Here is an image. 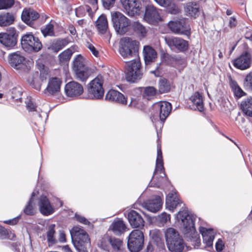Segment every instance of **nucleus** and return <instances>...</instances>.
<instances>
[{"mask_svg": "<svg viewBox=\"0 0 252 252\" xmlns=\"http://www.w3.org/2000/svg\"><path fill=\"white\" fill-rule=\"evenodd\" d=\"M176 219L183 223L185 238L191 243L194 248H199L201 245V240L195 227L196 216L184 209L178 212L176 216Z\"/></svg>", "mask_w": 252, "mask_h": 252, "instance_id": "1", "label": "nucleus"}, {"mask_svg": "<svg viewBox=\"0 0 252 252\" xmlns=\"http://www.w3.org/2000/svg\"><path fill=\"white\" fill-rule=\"evenodd\" d=\"M164 180L169 182L163 166L161 146L159 143H158L157 157L155 169L151 181L149 184V187L159 188L161 186L162 182Z\"/></svg>", "mask_w": 252, "mask_h": 252, "instance_id": "2", "label": "nucleus"}, {"mask_svg": "<svg viewBox=\"0 0 252 252\" xmlns=\"http://www.w3.org/2000/svg\"><path fill=\"white\" fill-rule=\"evenodd\" d=\"M167 247L171 252H184L185 242L179 232L175 228L169 227L165 232Z\"/></svg>", "mask_w": 252, "mask_h": 252, "instance_id": "3", "label": "nucleus"}, {"mask_svg": "<svg viewBox=\"0 0 252 252\" xmlns=\"http://www.w3.org/2000/svg\"><path fill=\"white\" fill-rule=\"evenodd\" d=\"M70 234L72 243L78 252H88V248L90 246L91 242L87 233L83 229L74 227Z\"/></svg>", "mask_w": 252, "mask_h": 252, "instance_id": "4", "label": "nucleus"}, {"mask_svg": "<svg viewBox=\"0 0 252 252\" xmlns=\"http://www.w3.org/2000/svg\"><path fill=\"white\" fill-rule=\"evenodd\" d=\"M85 60L81 54H78L73 62L72 70L75 78L82 82L86 81L93 72L92 69L85 64Z\"/></svg>", "mask_w": 252, "mask_h": 252, "instance_id": "5", "label": "nucleus"}, {"mask_svg": "<svg viewBox=\"0 0 252 252\" xmlns=\"http://www.w3.org/2000/svg\"><path fill=\"white\" fill-rule=\"evenodd\" d=\"M103 83V77L101 75H97L92 80L88 85L87 96L86 98L92 100L102 99L104 94Z\"/></svg>", "mask_w": 252, "mask_h": 252, "instance_id": "6", "label": "nucleus"}, {"mask_svg": "<svg viewBox=\"0 0 252 252\" xmlns=\"http://www.w3.org/2000/svg\"><path fill=\"white\" fill-rule=\"evenodd\" d=\"M139 42L129 37L122 38L120 40L119 52L124 59L136 56L138 50Z\"/></svg>", "mask_w": 252, "mask_h": 252, "instance_id": "7", "label": "nucleus"}, {"mask_svg": "<svg viewBox=\"0 0 252 252\" xmlns=\"http://www.w3.org/2000/svg\"><path fill=\"white\" fill-rule=\"evenodd\" d=\"M111 20L117 34L123 35L130 30V20L122 13L116 11L111 13Z\"/></svg>", "mask_w": 252, "mask_h": 252, "instance_id": "8", "label": "nucleus"}, {"mask_svg": "<svg viewBox=\"0 0 252 252\" xmlns=\"http://www.w3.org/2000/svg\"><path fill=\"white\" fill-rule=\"evenodd\" d=\"M168 27L174 34L190 37L191 32L189 19L185 18L178 19L169 21L167 24Z\"/></svg>", "mask_w": 252, "mask_h": 252, "instance_id": "9", "label": "nucleus"}, {"mask_svg": "<svg viewBox=\"0 0 252 252\" xmlns=\"http://www.w3.org/2000/svg\"><path fill=\"white\" fill-rule=\"evenodd\" d=\"M18 35L16 29L10 27L6 32H0V43L7 50L14 49L17 47Z\"/></svg>", "mask_w": 252, "mask_h": 252, "instance_id": "10", "label": "nucleus"}, {"mask_svg": "<svg viewBox=\"0 0 252 252\" xmlns=\"http://www.w3.org/2000/svg\"><path fill=\"white\" fill-rule=\"evenodd\" d=\"M21 44L23 49L26 52L37 53L43 47L38 37L34 36L32 32H28L22 36Z\"/></svg>", "mask_w": 252, "mask_h": 252, "instance_id": "11", "label": "nucleus"}, {"mask_svg": "<svg viewBox=\"0 0 252 252\" xmlns=\"http://www.w3.org/2000/svg\"><path fill=\"white\" fill-rule=\"evenodd\" d=\"M144 236L139 229L133 230L127 237V247L130 252H139L144 247Z\"/></svg>", "mask_w": 252, "mask_h": 252, "instance_id": "12", "label": "nucleus"}, {"mask_svg": "<svg viewBox=\"0 0 252 252\" xmlns=\"http://www.w3.org/2000/svg\"><path fill=\"white\" fill-rule=\"evenodd\" d=\"M125 74L126 81L130 83H137L143 76L140 62L134 60L128 63Z\"/></svg>", "mask_w": 252, "mask_h": 252, "instance_id": "13", "label": "nucleus"}, {"mask_svg": "<svg viewBox=\"0 0 252 252\" xmlns=\"http://www.w3.org/2000/svg\"><path fill=\"white\" fill-rule=\"evenodd\" d=\"M164 40L171 50L177 49L180 52H184L188 49V41L182 38L166 36L164 37Z\"/></svg>", "mask_w": 252, "mask_h": 252, "instance_id": "14", "label": "nucleus"}, {"mask_svg": "<svg viewBox=\"0 0 252 252\" xmlns=\"http://www.w3.org/2000/svg\"><path fill=\"white\" fill-rule=\"evenodd\" d=\"M199 233L202 237L203 243L205 245L204 249L211 252L213 250V241L216 233L212 228H207L200 226L199 227Z\"/></svg>", "mask_w": 252, "mask_h": 252, "instance_id": "15", "label": "nucleus"}, {"mask_svg": "<svg viewBox=\"0 0 252 252\" xmlns=\"http://www.w3.org/2000/svg\"><path fill=\"white\" fill-rule=\"evenodd\" d=\"M120 2L129 16L133 17L140 14L142 4L139 0H120Z\"/></svg>", "mask_w": 252, "mask_h": 252, "instance_id": "16", "label": "nucleus"}, {"mask_svg": "<svg viewBox=\"0 0 252 252\" xmlns=\"http://www.w3.org/2000/svg\"><path fill=\"white\" fill-rule=\"evenodd\" d=\"M172 105L169 102L163 101L156 104L153 107V118L155 117H159L163 124L170 113Z\"/></svg>", "mask_w": 252, "mask_h": 252, "instance_id": "17", "label": "nucleus"}, {"mask_svg": "<svg viewBox=\"0 0 252 252\" xmlns=\"http://www.w3.org/2000/svg\"><path fill=\"white\" fill-rule=\"evenodd\" d=\"M145 6V13L144 14V20L150 24H156L160 19V15L156 8L153 5L144 3Z\"/></svg>", "mask_w": 252, "mask_h": 252, "instance_id": "18", "label": "nucleus"}, {"mask_svg": "<svg viewBox=\"0 0 252 252\" xmlns=\"http://www.w3.org/2000/svg\"><path fill=\"white\" fill-rule=\"evenodd\" d=\"M38 209L40 213L44 216H49L55 212V209L48 198L44 195L40 196L38 201Z\"/></svg>", "mask_w": 252, "mask_h": 252, "instance_id": "19", "label": "nucleus"}, {"mask_svg": "<svg viewBox=\"0 0 252 252\" xmlns=\"http://www.w3.org/2000/svg\"><path fill=\"white\" fill-rule=\"evenodd\" d=\"M84 89L81 84L77 82L70 81L64 87V92L66 95L69 97H76L83 94Z\"/></svg>", "mask_w": 252, "mask_h": 252, "instance_id": "20", "label": "nucleus"}, {"mask_svg": "<svg viewBox=\"0 0 252 252\" xmlns=\"http://www.w3.org/2000/svg\"><path fill=\"white\" fill-rule=\"evenodd\" d=\"M8 61L9 64L16 69H19L26 66V59L19 51L9 54Z\"/></svg>", "mask_w": 252, "mask_h": 252, "instance_id": "21", "label": "nucleus"}, {"mask_svg": "<svg viewBox=\"0 0 252 252\" xmlns=\"http://www.w3.org/2000/svg\"><path fill=\"white\" fill-rule=\"evenodd\" d=\"M21 18L25 24L33 27L34 22L39 18V14L32 8H24L22 11Z\"/></svg>", "mask_w": 252, "mask_h": 252, "instance_id": "22", "label": "nucleus"}, {"mask_svg": "<svg viewBox=\"0 0 252 252\" xmlns=\"http://www.w3.org/2000/svg\"><path fill=\"white\" fill-rule=\"evenodd\" d=\"M128 221L132 228H142L145 221L141 215L135 210H131L127 215Z\"/></svg>", "mask_w": 252, "mask_h": 252, "instance_id": "23", "label": "nucleus"}, {"mask_svg": "<svg viewBox=\"0 0 252 252\" xmlns=\"http://www.w3.org/2000/svg\"><path fill=\"white\" fill-rule=\"evenodd\" d=\"M105 99L110 102H116L123 105L127 104V97L120 93L115 90H110L105 95Z\"/></svg>", "mask_w": 252, "mask_h": 252, "instance_id": "24", "label": "nucleus"}, {"mask_svg": "<svg viewBox=\"0 0 252 252\" xmlns=\"http://www.w3.org/2000/svg\"><path fill=\"white\" fill-rule=\"evenodd\" d=\"M252 57L250 53L246 52L242 54L233 61V65L237 68L244 70L250 67Z\"/></svg>", "mask_w": 252, "mask_h": 252, "instance_id": "25", "label": "nucleus"}, {"mask_svg": "<svg viewBox=\"0 0 252 252\" xmlns=\"http://www.w3.org/2000/svg\"><path fill=\"white\" fill-rule=\"evenodd\" d=\"M62 81L61 79L54 77L49 79L46 88L44 93L48 92L51 95L58 94L61 91V86Z\"/></svg>", "mask_w": 252, "mask_h": 252, "instance_id": "26", "label": "nucleus"}, {"mask_svg": "<svg viewBox=\"0 0 252 252\" xmlns=\"http://www.w3.org/2000/svg\"><path fill=\"white\" fill-rule=\"evenodd\" d=\"M144 206L149 211L156 213L161 208L162 202L159 196L157 195L153 198L144 202Z\"/></svg>", "mask_w": 252, "mask_h": 252, "instance_id": "27", "label": "nucleus"}, {"mask_svg": "<svg viewBox=\"0 0 252 252\" xmlns=\"http://www.w3.org/2000/svg\"><path fill=\"white\" fill-rule=\"evenodd\" d=\"M182 203L176 192H169L166 196L165 200L166 208L169 210L173 212L178 205Z\"/></svg>", "mask_w": 252, "mask_h": 252, "instance_id": "28", "label": "nucleus"}, {"mask_svg": "<svg viewBox=\"0 0 252 252\" xmlns=\"http://www.w3.org/2000/svg\"><path fill=\"white\" fill-rule=\"evenodd\" d=\"M185 9L189 16L194 18L198 17L200 14L199 3L195 1L187 2Z\"/></svg>", "mask_w": 252, "mask_h": 252, "instance_id": "29", "label": "nucleus"}, {"mask_svg": "<svg viewBox=\"0 0 252 252\" xmlns=\"http://www.w3.org/2000/svg\"><path fill=\"white\" fill-rule=\"evenodd\" d=\"M144 59L146 65L155 62L157 58V53L151 46H145L143 49Z\"/></svg>", "mask_w": 252, "mask_h": 252, "instance_id": "30", "label": "nucleus"}, {"mask_svg": "<svg viewBox=\"0 0 252 252\" xmlns=\"http://www.w3.org/2000/svg\"><path fill=\"white\" fill-rule=\"evenodd\" d=\"M15 18L12 13L3 12L0 14V26L7 27L13 24Z\"/></svg>", "mask_w": 252, "mask_h": 252, "instance_id": "31", "label": "nucleus"}, {"mask_svg": "<svg viewBox=\"0 0 252 252\" xmlns=\"http://www.w3.org/2000/svg\"><path fill=\"white\" fill-rule=\"evenodd\" d=\"M95 26L99 34H104L108 28V21L104 15H101L96 21Z\"/></svg>", "mask_w": 252, "mask_h": 252, "instance_id": "32", "label": "nucleus"}, {"mask_svg": "<svg viewBox=\"0 0 252 252\" xmlns=\"http://www.w3.org/2000/svg\"><path fill=\"white\" fill-rule=\"evenodd\" d=\"M112 230L113 233L118 236L123 234L126 229V226L122 219L115 220L111 224Z\"/></svg>", "mask_w": 252, "mask_h": 252, "instance_id": "33", "label": "nucleus"}, {"mask_svg": "<svg viewBox=\"0 0 252 252\" xmlns=\"http://www.w3.org/2000/svg\"><path fill=\"white\" fill-rule=\"evenodd\" d=\"M189 100L195 105L198 110L202 112L204 110V105L202 96L198 92H195L189 97Z\"/></svg>", "mask_w": 252, "mask_h": 252, "instance_id": "34", "label": "nucleus"}, {"mask_svg": "<svg viewBox=\"0 0 252 252\" xmlns=\"http://www.w3.org/2000/svg\"><path fill=\"white\" fill-rule=\"evenodd\" d=\"M69 42L68 38H59L52 44L51 49L54 52L58 53L67 46Z\"/></svg>", "mask_w": 252, "mask_h": 252, "instance_id": "35", "label": "nucleus"}, {"mask_svg": "<svg viewBox=\"0 0 252 252\" xmlns=\"http://www.w3.org/2000/svg\"><path fill=\"white\" fill-rule=\"evenodd\" d=\"M150 236L152 240L149 242H152V244L157 246L159 250L162 249L164 247V243L163 240L160 236V234L158 231H153L150 233Z\"/></svg>", "mask_w": 252, "mask_h": 252, "instance_id": "36", "label": "nucleus"}, {"mask_svg": "<svg viewBox=\"0 0 252 252\" xmlns=\"http://www.w3.org/2000/svg\"><path fill=\"white\" fill-rule=\"evenodd\" d=\"M243 112L247 115L252 117V97L243 100L241 104Z\"/></svg>", "mask_w": 252, "mask_h": 252, "instance_id": "37", "label": "nucleus"}, {"mask_svg": "<svg viewBox=\"0 0 252 252\" xmlns=\"http://www.w3.org/2000/svg\"><path fill=\"white\" fill-rule=\"evenodd\" d=\"M137 34H140L142 37H145L147 32L145 27L138 21L130 22V29Z\"/></svg>", "mask_w": 252, "mask_h": 252, "instance_id": "38", "label": "nucleus"}, {"mask_svg": "<svg viewBox=\"0 0 252 252\" xmlns=\"http://www.w3.org/2000/svg\"><path fill=\"white\" fill-rule=\"evenodd\" d=\"M171 85L170 82L165 78L160 79L158 82V92L160 94L167 93L170 92Z\"/></svg>", "mask_w": 252, "mask_h": 252, "instance_id": "39", "label": "nucleus"}, {"mask_svg": "<svg viewBox=\"0 0 252 252\" xmlns=\"http://www.w3.org/2000/svg\"><path fill=\"white\" fill-rule=\"evenodd\" d=\"M35 195V193L33 191L31 194V197L28 201L26 206H25L23 212L25 214L28 216H33L35 214V211L34 210L32 206V202L33 201L34 197Z\"/></svg>", "mask_w": 252, "mask_h": 252, "instance_id": "40", "label": "nucleus"}, {"mask_svg": "<svg viewBox=\"0 0 252 252\" xmlns=\"http://www.w3.org/2000/svg\"><path fill=\"white\" fill-rule=\"evenodd\" d=\"M142 96L148 99H151L158 94V90L153 86H147L143 88Z\"/></svg>", "mask_w": 252, "mask_h": 252, "instance_id": "41", "label": "nucleus"}, {"mask_svg": "<svg viewBox=\"0 0 252 252\" xmlns=\"http://www.w3.org/2000/svg\"><path fill=\"white\" fill-rule=\"evenodd\" d=\"M230 85L234 95L236 97L240 98L246 94V93L243 91L235 81L231 79L230 81Z\"/></svg>", "mask_w": 252, "mask_h": 252, "instance_id": "42", "label": "nucleus"}, {"mask_svg": "<svg viewBox=\"0 0 252 252\" xmlns=\"http://www.w3.org/2000/svg\"><path fill=\"white\" fill-rule=\"evenodd\" d=\"M55 224H52L49 226L48 230L47 232V240L49 244L52 245L56 243L57 241L55 238Z\"/></svg>", "mask_w": 252, "mask_h": 252, "instance_id": "43", "label": "nucleus"}, {"mask_svg": "<svg viewBox=\"0 0 252 252\" xmlns=\"http://www.w3.org/2000/svg\"><path fill=\"white\" fill-rule=\"evenodd\" d=\"M161 59L162 62H166L167 63H172L173 62H179L181 60V57L177 55H170L167 53L162 54Z\"/></svg>", "mask_w": 252, "mask_h": 252, "instance_id": "44", "label": "nucleus"}, {"mask_svg": "<svg viewBox=\"0 0 252 252\" xmlns=\"http://www.w3.org/2000/svg\"><path fill=\"white\" fill-rule=\"evenodd\" d=\"M51 22L52 20L48 24L46 25L44 28L41 30V32L45 37L48 36H55L54 26L53 24H51Z\"/></svg>", "mask_w": 252, "mask_h": 252, "instance_id": "45", "label": "nucleus"}, {"mask_svg": "<svg viewBox=\"0 0 252 252\" xmlns=\"http://www.w3.org/2000/svg\"><path fill=\"white\" fill-rule=\"evenodd\" d=\"M16 236L12 232L0 225V239H11L15 237Z\"/></svg>", "mask_w": 252, "mask_h": 252, "instance_id": "46", "label": "nucleus"}, {"mask_svg": "<svg viewBox=\"0 0 252 252\" xmlns=\"http://www.w3.org/2000/svg\"><path fill=\"white\" fill-rule=\"evenodd\" d=\"M157 222L158 223V225L162 226L165 224L168 221L170 220V216L165 212H163L158 216L156 218Z\"/></svg>", "mask_w": 252, "mask_h": 252, "instance_id": "47", "label": "nucleus"}, {"mask_svg": "<svg viewBox=\"0 0 252 252\" xmlns=\"http://www.w3.org/2000/svg\"><path fill=\"white\" fill-rule=\"evenodd\" d=\"M165 5H161V6L166 8L168 13L172 14H176L179 12V9L177 5L172 3L171 0H168V2Z\"/></svg>", "mask_w": 252, "mask_h": 252, "instance_id": "48", "label": "nucleus"}, {"mask_svg": "<svg viewBox=\"0 0 252 252\" xmlns=\"http://www.w3.org/2000/svg\"><path fill=\"white\" fill-rule=\"evenodd\" d=\"M72 54V50L70 48H68L59 54V60L61 62H67L70 59Z\"/></svg>", "mask_w": 252, "mask_h": 252, "instance_id": "49", "label": "nucleus"}, {"mask_svg": "<svg viewBox=\"0 0 252 252\" xmlns=\"http://www.w3.org/2000/svg\"><path fill=\"white\" fill-rule=\"evenodd\" d=\"M108 241L112 247L114 249L117 250L120 249L123 243L122 241L120 239L113 237H110L108 239Z\"/></svg>", "mask_w": 252, "mask_h": 252, "instance_id": "50", "label": "nucleus"}, {"mask_svg": "<svg viewBox=\"0 0 252 252\" xmlns=\"http://www.w3.org/2000/svg\"><path fill=\"white\" fill-rule=\"evenodd\" d=\"M243 85L245 89L252 91V71L246 76Z\"/></svg>", "mask_w": 252, "mask_h": 252, "instance_id": "51", "label": "nucleus"}, {"mask_svg": "<svg viewBox=\"0 0 252 252\" xmlns=\"http://www.w3.org/2000/svg\"><path fill=\"white\" fill-rule=\"evenodd\" d=\"M22 92L17 88H14L11 90V98L15 101H22Z\"/></svg>", "mask_w": 252, "mask_h": 252, "instance_id": "52", "label": "nucleus"}, {"mask_svg": "<svg viewBox=\"0 0 252 252\" xmlns=\"http://www.w3.org/2000/svg\"><path fill=\"white\" fill-rule=\"evenodd\" d=\"M2 9H7L11 8L14 4V0H0Z\"/></svg>", "mask_w": 252, "mask_h": 252, "instance_id": "53", "label": "nucleus"}, {"mask_svg": "<svg viewBox=\"0 0 252 252\" xmlns=\"http://www.w3.org/2000/svg\"><path fill=\"white\" fill-rule=\"evenodd\" d=\"M26 107L27 110L29 112H33V111H36L37 112L36 110L37 106L35 103H33L30 99L28 100L26 102Z\"/></svg>", "mask_w": 252, "mask_h": 252, "instance_id": "54", "label": "nucleus"}, {"mask_svg": "<svg viewBox=\"0 0 252 252\" xmlns=\"http://www.w3.org/2000/svg\"><path fill=\"white\" fill-rule=\"evenodd\" d=\"M75 218L76 220L83 224L90 225L91 223L86 218L76 213L75 214Z\"/></svg>", "mask_w": 252, "mask_h": 252, "instance_id": "55", "label": "nucleus"}, {"mask_svg": "<svg viewBox=\"0 0 252 252\" xmlns=\"http://www.w3.org/2000/svg\"><path fill=\"white\" fill-rule=\"evenodd\" d=\"M29 83L33 88L38 91L40 90L41 88V84L37 81L36 78H32L31 81H29Z\"/></svg>", "mask_w": 252, "mask_h": 252, "instance_id": "56", "label": "nucleus"}, {"mask_svg": "<svg viewBox=\"0 0 252 252\" xmlns=\"http://www.w3.org/2000/svg\"><path fill=\"white\" fill-rule=\"evenodd\" d=\"M75 15L77 17H83L86 15L83 6L76 8L75 10Z\"/></svg>", "mask_w": 252, "mask_h": 252, "instance_id": "57", "label": "nucleus"}, {"mask_svg": "<svg viewBox=\"0 0 252 252\" xmlns=\"http://www.w3.org/2000/svg\"><path fill=\"white\" fill-rule=\"evenodd\" d=\"M115 2V0H102V5L103 7L107 9H109L111 7H112Z\"/></svg>", "mask_w": 252, "mask_h": 252, "instance_id": "58", "label": "nucleus"}, {"mask_svg": "<svg viewBox=\"0 0 252 252\" xmlns=\"http://www.w3.org/2000/svg\"><path fill=\"white\" fill-rule=\"evenodd\" d=\"M88 45L87 46L88 48L91 51L92 54L96 57H97L99 55L98 50L92 44L88 42Z\"/></svg>", "mask_w": 252, "mask_h": 252, "instance_id": "59", "label": "nucleus"}, {"mask_svg": "<svg viewBox=\"0 0 252 252\" xmlns=\"http://www.w3.org/2000/svg\"><path fill=\"white\" fill-rule=\"evenodd\" d=\"M20 217L21 215H19L11 220L4 221V223L9 225L16 224L18 222L19 219L20 218Z\"/></svg>", "mask_w": 252, "mask_h": 252, "instance_id": "60", "label": "nucleus"}, {"mask_svg": "<svg viewBox=\"0 0 252 252\" xmlns=\"http://www.w3.org/2000/svg\"><path fill=\"white\" fill-rule=\"evenodd\" d=\"M48 74V72L44 69L40 70L39 78L41 82H44L47 79Z\"/></svg>", "mask_w": 252, "mask_h": 252, "instance_id": "61", "label": "nucleus"}, {"mask_svg": "<svg viewBox=\"0 0 252 252\" xmlns=\"http://www.w3.org/2000/svg\"><path fill=\"white\" fill-rule=\"evenodd\" d=\"M237 23V22L235 17L233 16L230 18L228 23V25L230 27L233 28L236 27Z\"/></svg>", "mask_w": 252, "mask_h": 252, "instance_id": "62", "label": "nucleus"}, {"mask_svg": "<svg viewBox=\"0 0 252 252\" xmlns=\"http://www.w3.org/2000/svg\"><path fill=\"white\" fill-rule=\"evenodd\" d=\"M145 252H156L154 246L152 244V242H149L147 246Z\"/></svg>", "mask_w": 252, "mask_h": 252, "instance_id": "63", "label": "nucleus"}, {"mask_svg": "<svg viewBox=\"0 0 252 252\" xmlns=\"http://www.w3.org/2000/svg\"><path fill=\"white\" fill-rule=\"evenodd\" d=\"M59 241L61 243L66 242V235L63 231L60 232Z\"/></svg>", "mask_w": 252, "mask_h": 252, "instance_id": "64", "label": "nucleus"}]
</instances>
